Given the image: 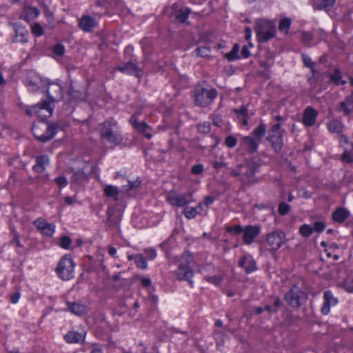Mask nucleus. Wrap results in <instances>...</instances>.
Masks as SVG:
<instances>
[{
	"label": "nucleus",
	"mask_w": 353,
	"mask_h": 353,
	"mask_svg": "<svg viewBox=\"0 0 353 353\" xmlns=\"http://www.w3.org/2000/svg\"><path fill=\"white\" fill-rule=\"evenodd\" d=\"M290 207L285 202H281L279 205L278 212L280 215L283 216L289 212Z\"/></svg>",
	"instance_id": "obj_45"
},
{
	"label": "nucleus",
	"mask_w": 353,
	"mask_h": 353,
	"mask_svg": "<svg viewBox=\"0 0 353 353\" xmlns=\"http://www.w3.org/2000/svg\"><path fill=\"white\" fill-rule=\"evenodd\" d=\"M67 305L69 311L76 315L81 316L87 312V307L81 303L68 302Z\"/></svg>",
	"instance_id": "obj_26"
},
{
	"label": "nucleus",
	"mask_w": 353,
	"mask_h": 353,
	"mask_svg": "<svg viewBox=\"0 0 353 353\" xmlns=\"http://www.w3.org/2000/svg\"><path fill=\"white\" fill-rule=\"evenodd\" d=\"M107 222L110 227L117 226L121 221V215L116 214L115 210L112 208H108L106 212Z\"/></svg>",
	"instance_id": "obj_25"
},
{
	"label": "nucleus",
	"mask_w": 353,
	"mask_h": 353,
	"mask_svg": "<svg viewBox=\"0 0 353 353\" xmlns=\"http://www.w3.org/2000/svg\"><path fill=\"white\" fill-rule=\"evenodd\" d=\"M325 228V225L322 221H316L314 224V230L316 232H322Z\"/></svg>",
	"instance_id": "obj_58"
},
{
	"label": "nucleus",
	"mask_w": 353,
	"mask_h": 353,
	"mask_svg": "<svg viewBox=\"0 0 353 353\" xmlns=\"http://www.w3.org/2000/svg\"><path fill=\"white\" fill-rule=\"evenodd\" d=\"M49 157L47 155L38 156L36 158V164L33 166V170L37 173L43 172L49 164Z\"/></svg>",
	"instance_id": "obj_23"
},
{
	"label": "nucleus",
	"mask_w": 353,
	"mask_h": 353,
	"mask_svg": "<svg viewBox=\"0 0 353 353\" xmlns=\"http://www.w3.org/2000/svg\"><path fill=\"white\" fill-rule=\"evenodd\" d=\"M107 2L108 6L112 9H117L121 6V0H104Z\"/></svg>",
	"instance_id": "obj_53"
},
{
	"label": "nucleus",
	"mask_w": 353,
	"mask_h": 353,
	"mask_svg": "<svg viewBox=\"0 0 353 353\" xmlns=\"http://www.w3.org/2000/svg\"><path fill=\"white\" fill-rule=\"evenodd\" d=\"M234 113L237 115L239 121L243 125L248 124V110L247 106L242 105L240 109H234Z\"/></svg>",
	"instance_id": "obj_28"
},
{
	"label": "nucleus",
	"mask_w": 353,
	"mask_h": 353,
	"mask_svg": "<svg viewBox=\"0 0 353 353\" xmlns=\"http://www.w3.org/2000/svg\"><path fill=\"white\" fill-rule=\"evenodd\" d=\"M179 264L176 270V274L179 280L188 281L192 286L193 263L194 257L192 253L188 251L184 252L179 260Z\"/></svg>",
	"instance_id": "obj_3"
},
{
	"label": "nucleus",
	"mask_w": 353,
	"mask_h": 353,
	"mask_svg": "<svg viewBox=\"0 0 353 353\" xmlns=\"http://www.w3.org/2000/svg\"><path fill=\"white\" fill-rule=\"evenodd\" d=\"M205 279L207 281L210 282L212 284L217 285H219L221 283V276H218V275H215V276H205Z\"/></svg>",
	"instance_id": "obj_52"
},
{
	"label": "nucleus",
	"mask_w": 353,
	"mask_h": 353,
	"mask_svg": "<svg viewBox=\"0 0 353 353\" xmlns=\"http://www.w3.org/2000/svg\"><path fill=\"white\" fill-rule=\"evenodd\" d=\"M11 233L13 234V239H12L11 243H15L17 246L21 247V243L19 241V236L17 234L16 231L14 229H12L11 230Z\"/></svg>",
	"instance_id": "obj_61"
},
{
	"label": "nucleus",
	"mask_w": 353,
	"mask_h": 353,
	"mask_svg": "<svg viewBox=\"0 0 353 353\" xmlns=\"http://www.w3.org/2000/svg\"><path fill=\"white\" fill-rule=\"evenodd\" d=\"M340 110L345 114H349L353 112V92L340 103Z\"/></svg>",
	"instance_id": "obj_27"
},
{
	"label": "nucleus",
	"mask_w": 353,
	"mask_h": 353,
	"mask_svg": "<svg viewBox=\"0 0 353 353\" xmlns=\"http://www.w3.org/2000/svg\"><path fill=\"white\" fill-rule=\"evenodd\" d=\"M84 178V173L81 171H77L75 172L71 179H70V183H78L79 180Z\"/></svg>",
	"instance_id": "obj_47"
},
{
	"label": "nucleus",
	"mask_w": 353,
	"mask_h": 353,
	"mask_svg": "<svg viewBox=\"0 0 353 353\" xmlns=\"http://www.w3.org/2000/svg\"><path fill=\"white\" fill-rule=\"evenodd\" d=\"M117 70L128 74H134L137 77H140L141 76L139 67L132 61H128L125 64L118 66Z\"/></svg>",
	"instance_id": "obj_21"
},
{
	"label": "nucleus",
	"mask_w": 353,
	"mask_h": 353,
	"mask_svg": "<svg viewBox=\"0 0 353 353\" xmlns=\"http://www.w3.org/2000/svg\"><path fill=\"white\" fill-rule=\"evenodd\" d=\"M135 263L139 268L145 269L147 267V262L142 255L139 254L134 256Z\"/></svg>",
	"instance_id": "obj_42"
},
{
	"label": "nucleus",
	"mask_w": 353,
	"mask_h": 353,
	"mask_svg": "<svg viewBox=\"0 0 353 353\" xmlns=\"http://www.w3.org/2000/svg\"><path fill=\"white\" fill-rule=\"evenodd\" d=\"M338 300L330 291H325L323 294V305L321 307V312L326 315L330 312V307L337 304Z\"/></svg>",
	"instance_id": "obj_17"
},
{
	"label": "nucleus",
	"mask_w": 353,
	"mask_h": 353,
	"mask_svg": "<svg viewBox=\"0 0 353 353\" xmlns=\"http://www.w3.org/2000/svg\"><path fill=\"white\" fill-rule=\"evenodd\" d=\"M303 124L305 126H309V106L304 110V115L303 118Z\"/></svg>",
	"instance_id": "obj_62"
},
{
	"label": "nucleus",
	"mask_w": 353,
	"mask_h": 353,
	"mask_svg": "<svg viewBox=\"0 0 353 353\" xmlns=\"http://www.w3.org/2000/svg\"><path fill=\"white\" fill-rule=\"evenodd\" d=\"M237 143L236 139L233 136H229L225 139V144L230 148H234Z\"/></svg>",
	"instance_id": "obj_50"
},
{
	"label": "nucleus",
	"mask_w": 353,
	"mask_h": 353,
	"mask_svg": "<svg viewBox=\"0 0 353 353\" xmlns=\"http://www.w3.org/2000/svg\"><path fill=\"white\" fill-rule=\"evenodd\" d=\"M192 172L194 174H199L203 171V166L201 164L194 165L192 167Z\"/></svg>",
	"instance_id": "obj_59"
},
{
	"label": "nucleus",
	"mask_w": 353,
	"mask_h": 353,
	"mask_svg": "<svg viewBox=\"0 0 353 353\" xmlns=\"http://www.w3.org/2000/svg\"><path fill=\"white\" fill-rule=\"evenodd\" d=\"M281 125L277 123L272 126L270 134H276L277 132H283L280 130Z\"/></svg>",
	"instance_id": "obj_63"
},
{
	"label": "nucleus",
	"mask_w": 353,
	"mask_h": 353,
	"mask_svg": "<svg viewBox=\"0 0 353 353\" xmlns=\"http://www.w3.org/2000/svg\"><path fill=\"white\" fill-rule=\"evenodd\" d=\"M243 240L245 244H251L254 238L260 233V228L257 225H247L243 229Z\"/></svg>",
	"instance_id": "obj_15"
},
{
	"label": "nucleus",
	"mask_w": 353,
	"mask_h": 353,
	"mask_svg": "<svg viewBox=\"0 0 353 353\" xmlns=\"http://www.w3.org/2000/svg\"><path fill=\"white\" fill-rule=\"evenodd\" d=\"M54 229L55 226L53 224L48 223L41 231V233L48 237H51L54 232Z\"/></svg>",
	"instance_id": "obj_43"
},
{
	"label": "nucleus",
	"mask_w": 353,
	"mask_h": 353,
	"mask_svg": "<svg viewBox=\"0 0 353 353\" xmlns=\"http://www.w3.org/2000/svg\"><path fill=\"white\" fill-rule=\"evenodd\" d=\"M168 202L173 205L181 207L190 203L192 201V193L186 194L169 195L167 196Z\"/></svg>",
	"instance_id": "obj_10"
},
{
	"label": "nucleus",
	"mask_w": 353,
	"mask_h": 353,
	"mask_svg": "<svg viewBox=\"0 0 353 353\" xmlns=\"http://www.w3.org/2000/svg\"><path fill=\"white\" fill-rule=\"evenodd\" d=\"M306 294L295 285L285 296L286 302L293 307L300 306L306 301Z\"/></svg>",
	"instance_id": "obj_8"
},
{
	"label": "nucleus",
	"mask_w": 353,
	"mask_h": 353,
	"mask_svg": "<svg viewBox=\"0 0 353 353\" xmlns=\"http://www.w3.org/2000/svg\"><path fill=\"white\" fill-rule=\"evenodd\" d=\"M65 340L68 343H78L82 339V335L77 332H69L64 336Z\"/></svg>",
	"instance_id": "obj_33"
},
{
	"label": "nucleus",
	"mask_w": 353,
	"mask_h": 353,
	"mask_svg": "<svg viewBox=\"0 0 353 353\" xmlns=\"http://www.w3.org/2000/svg\"><path fill=\"white\" fill-rule=\"evenodd\" d=\"M285 234L281 230H275L267 235L266 249L276 251L285 243Z\"/></svg>",
	"instance_id": "obj_9"
},
{
	"label": "nucleus",
	"mask_w": 353,
	"mask_h": 353,
	"mask_svg": "<svg viewBox=\"0 0 353 353\" xmlns=\"http://www.w3.org/2000/svg\"><path fill=\"white\" fill-rule=\"evenodd\" d=\"M141 184V181L137 179L133 181H128V184L123 186L122 191L132 196V191L135 190Z\"/></svg>",
	"instance_id": "obj_32"
},
{
	"label": "nucleus",
	"mask_w": 353,
	"mask_h": 353,
	"mask_svg": "<svg viewBox=\"0 0 353 353\" xmlns=\"http://www.w3.org/2000/svg\"><path fill=\"white\" fill-rule=\"evenodd\" d=\"M291 25V19L290 18L285 17L281 20L279 30L281 32L285 31V33L288 32V29L290 28Z\"/></svg>",
	"instance_id": "obj_39"
},
{
	"label": "nucleus",
	"mask_w": 353,
	"mask_h": 353,
	"mask_svg": "<svg viewBox=\"0 0 353 353\" xmlns=\"http://www.w3.org/2000/svg\"><path fill=\"white\" fill-rule=\"evenodd\" d=\"M265 132L266 128L265 124L260 123L259 126L253 131L252 134L254 136V139L260 143L263 137L265 135Z\"/></svg>",
	"instance_id": "obj_34"
},
{
	"label": "nucleus",
	"mask_w": 353,
	"mask_h": 353,
	"mask_svg": "<svg viewBox=\"0 0 353 353\" xmlns=\"http://www.w3.org/2000/svg\"><path fill=\"white\" fill-rule=\"evenodd\" d=\"M272 28L276 27L271 21L265 19L257 20L255 28L256 35L263 34L264 31H268Z\"/></svg>",
	"instance_id": "obj_24"
},
{
	"label": "nucleus",
	"mask_w": 353,
	"mask_h": 353,
	"mask_svg": "<svg viewBox=\"0 0 353 353\" xmlns=\"http://www.w3.org/2000/svg\"><path fill=\"white\" fill-rule=\"evenodd\" d=\"M239 265L244 268L247 274L252 273L257 269L256 261L250 256H243L239 260Z\"/></svg>",
	"instance_id": "obj_18"
},
{
	"label": "nucleus",
	"mask_w": 353,
	"mask_h": 353,
	"mask_svg": "<svg viewBox=\"0 0 353 353\" xmlns=\"http://www.w3.org/2000/svg\"><path fill=\"white\" fill-rule=\"evenodd\" d=\"M299 232L303 236H309V225H307V224L303 225L299 229Z\"/></svg>",
	"instance_id": "obj_60"
},
{
	"label": "nucleus",
	"mask_w": 353,
	"mask_h": 353,
	"mask_svg": "<svg viewBox=\"0 0 353 353\" xmlns=\"http://www.w3.org/2000/svg\"><path fill=\"white\" fill-rule=\"evenodd\" d=\"M261 164L255 158L246 159L235 168H230V174L234 177H239L241 183L252 185L257 182L255 174L258 172Z\"/></svg>",
	"instance_id": "obj_1"
},
{
	"label": "nucleus",
	"mask_w": 353,
	"mask_h": 353,
	"mask_svg": "<svg viewBox=\"0 0 353 353\" xmlns=\"http://www.w3.org/2000/svg\"><path fill=\"white\" fill-rule=\"evenodd\" d=\"M98 130L103 143L119 145L123 141L119 126L114 118H110L99 124Z\"/></svg>",
	"instance_id": "obj_2"
},
{
	"label": "nucleus",
	"mask_w": 353,
	"mask_h": 353,
	"mask_svg": "<svg viewBox=\"0 0 353 353\" xmlns=\"http://www.w3.org/2000/svg\"><path fill=\"white\" fill-rule=\"evenodd\" d=\"M243 228L240 225L234 227H228L226 231L231 234H239L243 232Z\"/></svg>",
	"instance_id": "obj_44"
},
{
	"label": "nucleus",
	"mask_w": 353,
	"mask_h": 353,
	"mask_svg": "<svg viewBox=\"0 0 353 353\" xmlns=\"http://www.w3.org/2000/svg\"><path fill=\"white\" fill-rule=\"evenodd\" d=\"M34 225L41 232L46 228L48 223L43 219L39 218L34 221Z\"/></svg>",
	"instance_id": "obj_46"
},
{
	"label": "nucleus",
	"mask_w": 353,
	"mask_h": 353,
	"mask_svg": "<svg viewBox=\"0 0 353 353\" xmlns=\"http://www.w3.org/2000/svg\"><path fill=\"white\" fill-rule=\"evenodd\" d=\"M197 130L200 133L208 134L210 131V126L208 123H199L197 125Z\"/></svg>",
	"instance_id": "obj_49"
},
{
	"label": "nucleus",
	"mask_w": 353,
	"mask_h": 353,
	"mask_svg": "<svg viewBox=\"0 0 353 353\" xmlns=\"http://www.w3.org/2000/svg\"><path fill=\"white\" fill-rule=\"evenodd\" d=\"M14 30V42L26 43L28 40V31L26 28L18 23L12 24Z\"/></svg>",
	"instance_id": "obj_16"
},
{
	"label": "nucleus",
	"mask_w": 353,
	"mask_h": 353,
	"mask_svg": "<svg viewBox=\"0 0 353 353\" xmlns=\"http://www.w3.org/2000/svg\"><path fill=\"white\" fill-rule=\"evenodd\" d=\"M282 304V302L280 300L279 298H276L274 302V310H273V312H276L279 310V308L281 307Z\"/></svg>",
	"instance_id": "obj_64"
},
{
	"label": "nucleus",
	"mask_w": 353,
	"mask_h": 353,
	"mask_svg": "<svg viewBox=\"0 0 353 353\" xmlns=\"http://www.w3.org/2000/svg\"><path fill=\"white\" fill-rule=\"evenodd\" d=\"M53 109L50 101H43L27 108L26 112L29 116L37 114L42 120H45L52 115Z\"/></svg>",
	"instance_id": "obj_6"
},
{
	"label": "nucleus",
	"mask_w": 353,
	"mask_h": 353,
	"mask_svg": "<svg viewBox=\"0 0 353 353\" xmlns=\"http://www.w3.org/2000/svg\"><path fill=\"white\" fill-rule=\"evenodd\" d=\"M74 263L72 259L68 256H64L60 260L56 271L61 279L68 281L74 277Z\"/></svg>",
	"instance_id": "obj_7"
},
{
	"label": "nucleus",
	"mask_w": 353,
	"mask_h": 353,
	"mask_svg": "<svg viewBox=\"0 0 353 353\" xmlns=\"http://www.w3.org/2000/svg\"><path fill=\"white\" fill-rule=\"evenodd\" d=\"M194 102L201 107L210 105L217 97V91L214 88H204L197 85L194 91Z\"/></svg>",
	"instance_id": "obj_5"
},
{
	"label": "nucleus",
	"mask_w": 353,
	"mask_h": 353,
	"mask_svg": "<svg viewBox=\"0 0 353 353\" xmlns=\"http://www.w3.org/2000/svg\"><path fill=\"white\" fill-rule=\"evenodd\" d=\"M330 81L336 85H343L345 83L341 79V74L339 70H335L334 73L330 75Z\"/></svg>",
	"instance_id": "obj_37"
},
{
	"label": "nucleus",
	"mask_w": 353,
	"mask_h": 353,
	"mask_svg": "<svg viewBox=\"0 0 353 353\" xmlns=\"http://www.w3.org/2000/svg\"><path fill=\"white\" fill-rule=\"evenodd\" d=\"M343 288L348 292H353V279H347L343 283Z\"/></svg>",
	"instance_id": "obj_51"
},
{
	"label": "nucleus",
	"mask_w": 353,
	"mask_h": 353,
	"mask_svg": "<svg viewBox=\"0 0 353 353\" xmlns=\"http://www.w3.org/2000/svg\"><path fill=\"white\" fill-rule=\"evenodd\" d=\"M341 159L345 163H352L353 162V154L351 152L345 151L341 156Z\"/></svg>",
	"instance_id": "obj_54"
},
{
	"label": "nucleus",
	"mask_w": 353,
	"mask_h": 353,
	"mask_svg": "<svg viewBox=\"0 0 353 353\" xmlns=\"http://www.w3.org/2000/svg\"><path fill=\"white\" fill-rule=\"evenodd\" d=\"M53 52L56 55L61 56L65 53V48L61 44H57L54 47Z\"/></svg>",
	"instance_id": "obj_55"
},
{
	"label": "nucleus",
	"mask_w": 353,
	"mask_h": 353,
	"mask_svg": "<svg viewBox=\"0 0 353 353\" xmlns=\"http://www.w3.org/2000/svg\"><path fill=\"white\" fill-rule=\"evenodd\" d=\"M196 52L201 57H207L210 55V50L207 47H199L196 49Z\"/></svg>",
	"instance_id": "obj_48"
},
{
	"label": "nucleus",
	"mask_w": 353,
	"mask_h": 353,
	"mask_svg": "<svg viewBox=\"0 0 353 353\" xmlns=\"http://www.w3.org/2000/svg\"><path fill=\"white\" fill-rule=\"evenodd\" d=\"M104 194L108 197H112L114 201H118L119 190L118 188L112 185H105L103 189Z\"/></svg>",
	"instance_id": "obj_29"
},
{
	"label": "nucleus",
	"mask_w": 353,
	"mask_h": 353,
	"mask_svg": "<svg viewBox=\"0 0 353 353\" xmlns=\"http://www.w3.org/2000/svg\"><path fill=\"white\" fill-rule=\"evenodd\" d=\"M276 35V28H272L268 31H264L263 34L256 35L259 42H267L274 38Z\"/></svg>",
	"instance_id": "obj_31"
},
{
	"label": "nucleus",
	"mask_w": 353,
	"mask_h": 353,
	"mask_svg": "<svg viewBox=\"0 0 353 353\" xmlns=\"http://www.w3.org/2000/svg\"><path fill=\"white\" fill-rule=\"evenodd\" d=\"M172 10L175 20L180 23H185L191 12L189 8L181 6L177 3L172 5Z\"/></svg>",
	"instance_id": "obj_11"
},
{
	"label": "nucleus",
	"mask_w": 353,
	"mask_h": 353,
	"mask_svg": "<svg viewBox=\"0 0 353 353\" xmlns=\"http://www.w3.org/2000/svg\"><path fill=\"white\" fill-rule=\"evenodd\" d=\"M46 92L50 102L57 101L62 99L61 87L57 83H48Z\"/></svg>",
	"instance_id": "obj_12"
},
{
	"label": "nucleus",
	"mask_w": 353,
	"mask_h": 353,
	"mask_svg": "<svg viewBox=\"0 0 353 353\" xmlns=\"http://www.w3.org/2000/svg\"><path fill=\"white\" fill-rule=\"evenodd\" d=\"M32 30V33L36 36H41L43 33V28L38 23L34 25Z\"/></svg>",
	"instance_id": "obj_57"
},
{
	"label": "nucleus",
	"mask_w": 353,
	"mask_h": 353,
	"mask_svg": "<svg viewBox=\"0 0 353 353\" xmlns=\"http://www.w3.org/2000/svg\"><path fill=\"white\" fill-rule=\"evenodd\" d=\"M71 243V239L69 236H65L61 238V247L65 249H68Z\"/></svg>",
	"instance_id": "obj_56"
},
{
	"label": "nucleus",
	"mask_w": 353,
	"mask_h": 353,
	"mask_svg": "<svg viewBox=\"0 0 353 353\" xmlns=\"http://www.w3.org/2000/svg\"><path fill=\"white\" fill-rule=\"evenodd\" d=\"M283 132H277L276 134H270L268 140L271 143L272 149L275 152H280L283 148Z\"/></svg>",
	"instance_id": "obj_20"
},
{
	"label": "nucleus",
	"mask_w": 353,
	"mask_h": 353,
	"mask_svg": "<svg viewBox=\"0 0 353 353\" xmlns=\"http://www.w3.org/2000/svg\"><path fill=\"white\" fill-rule=\"evenodd\" d=\"M239 46L237 44H234L232 50L225 54V57L228 61H234L236 59H239Z\"/></svg>",
	"instance_id": "obj_38"
},
{
	"label": "nucleus",
	"mask_w": 353,
	"mask_h": 353,
	"mask_svg": "<svg viewBox=\"0 0 353 353\" xmlns=\"http://www.w3.org/2000/svg\"><path fill=\"white\" fill-rule=\"evenodd\" d=\"M201 204L199 203L196 208L186 207L184 209L183 213L188 219L194 218L197 214L199 213V209H201Z\"/></svg>",
	"instance_id": "obj_35"
},
{
	"label": "nucleus",
	"mask_w": 353,
	"mask_h": 353,
	"mask_svg": "<svg viewBox=\"0 0 353 353\" xmlns=\"http://www.w3.org/2000/svg\"><path fill=\"white\" fill-rule=\"evenodd\" d=\"M68 95L71 101H81L85 97L83 89L76 83L70 81Z\"/></svg>",
	"instance_id": "obj_13"
},
{
	"label": "nucleus",
	"mask_w": 353,
	"mask_h": 353,
	"mask_svg": "<svg viewBox=\"0 0 353 353\" xmlns=\"http://www.w3.org/2000/svg\"><path fill=\"white\" fill-rule=\"evenodd\" d=\"M350 216L349 210L341 207L337 208L332 215L333 221L338 223H343Z\"/></svg>",
	"instance_id": "obj_22"
},
{
	"label": "nucleus",
	"mask_w": 353,
	"mask_h": 353,
	"mask_svg": "<svg viewBox=\"0 0 353 353\" xmlns=\"http://www.w3.org/2000/svg\"><path fill=\"white\" fill-rule=\"evenodd\" d=\"M240 144L243 149L252 154L257 151L259 142L252 136H246L241 139Z\"/></svg>",
	"instance_id": "obj_14"
},
{
	"label": "nucleus",
	"mask_w": 353,
	"mask_h": 353,
	"mask_svg": "<svg viewBox=\"0 0 353 353\" xmlns=\"http://www.w3.org/2000/svg\"><path fill=\"white\" fill-rule=\"evenodd\" d=\"M343 124L339 120H332L327 123V128L330 132L332 133L341 134L343 130Z\"/></svg>",
	"instance_id": "obj_30"
},
{
	"label": "nucleus",
	"mask_w": 353,
	"mask_h": 353,
	"mask_svg": "<svg viewBox=\"0 0 353 353\" xmlns=\"http://www.w3.org/2000/svg\"><path fill=\"white\" fill-rule=\"evenodd\" d=\"M57 125L54 123L39 121L33 124L32 131L34 137L41 142L52 139L57 132Z\"/></svg>",
	"instance_id": "obj_4"
},
{
	"label": "nucleus",
	"mask_w": 353,
	"mask_h": 353,
	"mask_svg": "<svg viewBox=\"0 0 353 353\" xmlns=\"http://www.w3.org/2000/svg\"><path fill=\"white\" fill-rule=\"evenodd\" d=\"M135 128L139 132L144 133L145 136L148 139H150L151 134L148 133V130H149L150 128L146 123L143 122L137 123L135 125Z\"/></svg>",
	"instance_id": "obj_40"
},
{
	"label": "nucleus",
	"mask_w": 353,
	"mask_h": 353,
	"mask_svg": "<svg viewBox=\"0 0 353 353\" xmlns=\"http://www.w3.org/2000/svg\"><path fill=\"white\" fill-rule=\"evenodd\" d=\"M54 181L60 189L65 187L68 183L67 178L63 175L56 177Z\"/></svg>",
	"instance_id": "obj_41"
},
{
	"label": "nucleus",
	"mask_w": 353,
	"mask_h": 353,
	"mask_svg": "<svg viewBox=\"0 0 353 353\" xmlns=\"http://www.w3.org/2000/svg\"><path fill=\"white\" fill-rule=\"evenodd\" d=\"M79 26L83 31L91 32L97 26V22L92 17L84 15L79 19Z\"/></svg>",
	"instance_id": "obj_19"
},
{
	"label": "nucleus",
	"mask_w": 353,
	"mask_h": 353,
	"mask_svg": "<svg viewBox=\"0 0 353 353\" xmlns=\"http://www.w3.org/2000/svg\"><path fill=\"white\" fill-rule=\"evenodd\" d=\"M336 0H315L314 2V8L322 9L326 7L332 6Z\"/></svg>",
	"instance_id": "obj_36"
}]
</instances>
